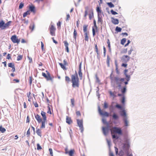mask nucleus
Wrapping results in <instances>:
<instances>
[{"label":"nucleus","mask_w":156,"mask_h":156,"mask_svg":"<svg viewBox=\"0 0 156 156\" xmlns=\"http://www.w3.org/2000/svg\"><path fill=\"white\" fill-rule=\"evenodd\" d=\"M64 45L66 47V50L67 52H69V51L68 47L69 44L66 41H65L64 42Z\"/></svg>","instance_id":"obj_18"},{"label":"nucleus","mask_w":156,"mask_h":156,"mask_svg":"<svg viewBox=\"0 0 156 156\" xmlns=\"http://www.w3.org/2000/svg\"><path fill=\"white\" fill-rule=\"evenodd\" d=\"M81 65L82 63L80 62L79 65V70L78 71V74L80 78V80H82V79L83 74L81 72Z\"/></svg>","instance_id":"obj_10"},{"label":"nucleus","mask_w":156,"mask_h":156,"mask_svg":"<svg viewBox=\"0 0 156 156\" xmlns=\"http://www.w3.org/2000/svg\"><path fill=\"white\" fill-rule=\"evenodd\" d=\"M102 121L103 124H106L108 123V122H107L106 119H102Z\"/></svg>","instance_id":"obj_63"},{"label":"nucleus","mask_w":156,"mask_h":156,"mask_svg":"<svg viewBox=\"0 0 156 156\" xmlns=\"http://www.w3.org/2000/svg\"><path fill=\"white\" fill-rule=\"evenodd\" d=\"M111 133H115L119 135L122 134V131L121 129L118 127L114 126L111 130Z\"/></svg>","instance_id":"obj_4"},{"label":"nucleus","mask_w":156,"mask_h":156,"mask_svg":"<svg viewBox=\"0 0 156 156\" xmlns=\"http://www.w3.org/2000/svg\"><path fill=\"white\" fill-rule=\"evenodd\" d=\"M55 30H50V34L52 36H55Z\"/></svg>","instance_id":"obj_54"},{"label":"nucleus","mask_w":156,"mask_h":156,"mask_svg":"<svg viewBox=\"0 0 156 156\" xmlns=\"http://www.w3.org/2000/svg\"><path fill=\"white\" fill-rule=\"evenodd\" d=\"M36 133L38 136H40V137H41V131L40 129L37 128Z\"/></svg>","instance_id":"obj_25"},{"label":"nucleus","mask_w":156,"mask_h":156,"mask_svg":"<svg viewBox=\"0 0 156 156\" xmlns=\"http://www.w3.org/2000/svg\"><path fill=\"white\" fill-rule=\"evenodd\" d=\"M112 119L115 120H117L119 118L118 115L115 113H114L112 115Z\"/></svg>","instance_id":"obj_24"},{"label":"nucleus","mask_w":156,"mask_h":156,"mask_svg":"<svg viewBox=\"0 0 156 156\" xmlns=\"http://www.w3.org/2000/svg\"><path fill=\"white\" fill-rule=\"evenodd\" d=\"M66 122L69 125L73 123V121L70 117L66 116Z\"/></svg>","instance_id":"obj_16"},{"label":"nucleus","mask_w":156,"mask_h":156,"mask_svg":"<svg viewBox=\"0 0 156 156\" xmlns=\"http://www.w3.org/2000/svg\"><path fill=\"white\" fill-rule=\"evenodd\" d=\"M47 75V77H46V79L47 81L51 80L52 83L53 82V78L51 77L49 73L47 70L46 71Z\"/></svg>","instance_id":"obj_11"},{"label":"nucleus","mask_w":156,"mask_h":156,"mask_svg":"<svg viewBox=\"0 0 156 156\" xmlns=\"http://www.w3.org/2000/svg\"><path fill=\"white\" fill-rule=\"evenodd\" d=\"M98 23H101V24H102V17H98Z\"/></svg>","instance_id":"obj_40"},{"label":"nucleus","mask_w":156,"mask_h":156,"mask_svg":"<svg viewBox=\"0 0 156 156\" xmlns=\"http://www.w3.org/2000/svg\"><path fill=\"white\" fill-rule=\"evenodd\" d=\"M23 57V55H18L17 57V60L19 61L21 60L22 59Z\"/></svg>","instance_id":"obj_47"},{"label":"nucleus","mask_w":156,"mask_h":156,"mask_svg":"<svg viewBox=\"0 0 156 156\" xmlns=\"http://www.w3.org/2000/svg\"><path fill=\"white\" fill-rule=\"evenodd\" d=\"M125 75L126 76L125 80H127L128 81H129L130 79V75L129 74H125Z\"/></svg>","instance_id":"obj_28"},{"label":"nucleus","mask_w":156,"mask_h":156,"mask_svg":"<svg viewBox=\"0 0 156 156\" xmlns=\"http://www.w3.org/2000/svg\"><path fill=\"white\" fill-rule=\"evenodd\" d=\"M125 143L123 144V148L125 152H129V149L130 147L129 140L126 139L125 141Z\"/></svg>","instance_id":"obj_5"},{"label":"nucleus","mask_w":156,"mask_h":156,"mask_svg":"<svg viewBox=\"0 0 156 156\" xmlns=\"http://www.w3.org/2000/svg\"><path fill=\"white\" fill-rule=\"evenodd\" d=\"M48 111H47V113L49 114H51V108L49 106V104H48Z\"/></svg>","instance_id":"obj_49"},{"label":"nucleus","mask_w":156,"mask_h":156,"mask_svg":"<svg viewBox=\"0 0 156 156\" xmlns=\"http://www.w3.org/2000/svg\"><path fill=\"white\" fill-rule=\"evenodd\" d=\"M122 120L123 122L124 125L125 126H128L129 125V121L128 120V117L125 118H123Z\"/></svg>","instance_id":"obj_14"},{"label":"nucleus","mask_w":156,"mask_h":156,"mask_svg":"<svg viewBox=\"0 0 156 156\" xmlns=\"http://www.w3.org/2000/svg\"><path fill=\"white\" fill-rule=\"evenodd\" d=\"M95 51H96L97 53V56H98L99 55V53L98 47L97 46V45L96 44L95 45Z\"/></svg>","instance_id":"obj_42"},{"label":"nucleus","mask_w":156,"mask_h":156,"mask_svg":"<svg viewBox=\"0 0 156 156\" xmlns=\"http://www.w3.org/2000/svg\"><path fill=\"white\" fill-rule=\"evenodd\" d=\"M29 84L31 86L32 81V76H30L29 77Z\"/></svg>","instance_id":"obj_58"},{"label":"nucleus","mask_w":156,"mask_h":156,"mask_svg":"<svg viewBox=\"0 0 156 156\" xmlns=\"http://www.w3.org/2000/svg\"><path fill=\"white\" fill-rule=\"evenodd\" d=\"M126 41V39L125 38H123L121 40V44L122 45H124Z\"/></svg>","instance_id":"obj_43"},{"label":"nucleus","mask_w":156,"mask_h":156,"mask_svg":"<svg viewBox=\"0 0 156 156\" xmlns=\"http://www.w3.org/2000/svg\"><path fill=\"white\" fill-rule=\"evenodd\" d=\"M4 21L2 20L0 22V29L2 30H4Z\"/></svg>","instance_id":"obj_22"},{"label":"nucleus","mask_w":156,"mask_h":156,"mask_svg":"<svg viewBox=\"0 0 156 156\" xmlns=\"http://www.w3.org/2000/svg\"><path fill=\"white\" fill-rule=\"evenodd\" d=\"M95 77H96V82H97V83H100V80L99 79V78L98 77V76H97V75H95Z\"/></svg>","instance_id":"obj_57"},{"label":"nucleus","mask_w":156,"mask_h":156,"mask_svg":"<svg viewBox=\"0 0 156 156\" xmlns=\"http://www.w3.org/2000/svg\"><path fill=\"white\" fill-rule=\"evenodd\" d=\"M85 40L88 41V37L87 35V33H84Z\"/></svg>","instance_id":"obj_37"},{"label":"nucleus","mask_w":156,"mask_h":156,"mask_svg":"<svg viewBox=\"0 0 156 156\" xmlns=\"http://www.w3.org/2000/svg\"><path fill=\"white\" fill-rule=\"evenodd\" d=\"M35 117L38 123H41V125L40 127L41 129H44L45 128V122L47 121V119H42L41 116L38 114L36 115L34 114Z\"/></svg>","instance_id":"obj_2"},{"label":"nucleus","mask_w":156,"mask_h":156,"mask_svg":"<svg viewBox=\"0 0 156 156\" xmlns=\"http://www.w3.org/2000/svg\"><path fill=\"white\" fill-rule=\"evenodd\" d=\"M98 109L99 113L100 115L102 116H105L106 117L109 116V113L106 112H103L99 106H98Z\"/></svg>","instance_id":"obj_9"},{"label":"nucleus","mask_w":156,"mask_h":156,"mask_svg":"<svg viewBox=\"0 0 156 156\" xmlns=\"http://www.w3.org/2000/svg\"><path fill=\"white\" fill-rule=\"evenodd\" d=\"M118 154L119 156H123L124 155V153L122 150H121L119 152Z\"/></svg>","instance_id":"obj_45"},{"label":"nucleus","mask_w":156,"mask_h":156,"mask_svg":"<svg viewBox=\"0 0 156 156\" xmlns=\"http://www.w3.org/2000/svg\"><path fill=\"white\" fill-rule=\"evenodd\" d=\"M107 4L109 7L112 8L114 7V5L111 2L107 3Z\"/></svg>","instance_id":"obj_50"},{"label":"nucleus","mask_w":156,"mask_h":156,"mask_svg":"<svg viewBox=\"0 0 156 156\" xmlns=\"http://www.w3.org/2000/svg\"><path fill=\"white\" fill-rule=\"evenodd\" d=\"M11 39L12 41L14 43H16L18 44L20 43V39L17 38L16 35L12 36L11 38Z\"/></svg>","instance_id":"obj_7"},{"label":"nucleus","mask_w":156,"mask_h":156,"mask_svg":"<svg viewBox=\"0 0 156 156\" xmlns=\"http://www.w3.org/2000/svg\"><path fill=\"white\" fill-rule=\"evenodd\" d=\"M110 60V58L109 57L108 55L107 57V61H106V62H107V64L109 63Z\"/></svg>","instance_id":"obj_62"},{"label":"nucleus","mask_w":156,"mask_h":156,"mask_svg":"<svg viewBox=\"0 0 156 156\" xmlns=\"http://www.w3.org/2000/svg\"><path fill=\"white\" fill-rule=\"evenodd\" d=\"M8 67L12 68L15 66L14 63L12 62H11L8 63Z\"/></svg>","instance_id":"obj_41"},{"label":"nucleus","mask_w":156,"mask_h":156,"mask_svg":"<svg viewBox=\"0 0 156 156\" xmlns=\"http://www.w3.org/2000/svg\"><path fill=\"white\" fill-rule=\"evenodd\" d=\"M6 59H11V55L9 54H8L6 57Z\"/></svg>","instance_id":"obj_64"},{"label":"nucleus","mask_w":156,"mask_h":156,"mask_svg":"<svg viewBox=\"0 0 156 156\" xmlns=\"http://www.w3.org/2000/svg\"><path fill=\"white\" fill-rule=\"evenodd\" d=\"M114 82L115 81L116 82V84H118V83H120L119 81H120V78L117 76H115L114 77Z\"/></svg>","instance_id":"obj_23"},{"label":"nucleus","mask_w":156,"mask_h":156,"mask_svg":"<svg viewBox=\"0 0 156 156\" xmlns=\"http://www.w3.org/2000/svg\"><path fill=\"white\" fill-rule=\"evenodd\" d=\"M93 23H94V27H95L96 30H98V27H97V26L96 25V22L95 20H94L93 21Z\"/></svg>","instance_id":"obj_51"},{"label":"nucleus","mask_w":156,"mask_h":156,"mask_svg":"<svg viewBox=\"0 0 156 156\" xmlns=\"http://www.w3.org/2000/svg\"><path fill=\"white\" fill-rule=\"evenodd\" d=\"M77 34V32L75 29H74V31L73 34V37L75 41L76 40V36Z\"/></svg>","instance_id":"obj_29"},{"label":"nucleus","mask_w":156,"mask_h":156,"mask_svg":"<svg viewBox=\"0 0 156 156\" xmlns=\"http://www.w3.org/2000/svg\"><path fill=\"white\" fill-rule=\"evenodd\" d=\"M125 98L124 95H123L122 98V99L121 100V102L122 103V104L123 105H124L125 101Z\"/></svg>","instance_id":"obj_33"},{"label":"nucleus","mask_w":156,"mask_h":156,"mask_svg":"<svg viewBox=\"0 0 156 156\" xmlns=\"http://www.w3.org/2000/svg\"><path fill=\"white\" fill-rule=\"evenodd\" d=\"M130 58V57L128 55H124L122 57L121 59L122 62L127 63L129 61Z\"/></svg>","instance_id":"obj_8"},{"label":"nucleus","mask_w":156,"mask_h":156,"mask_svg":"<svg viewBox=\"0 0 156 156\" xmlns=\"http://www.w3.org/2000/svg\"><path fill=\"white\" fill-rule=\"evenodd\" d=\"M115 107L119 109L121 111H120L119 113L120 115L123 117V118H125L128 117L126 111L124 107L121 105L117 103L115 106Z\"/></svg>","instance_id":"obj_1"},{"label":"nucleus","mask_w":156,"mask_h":156,"mask_svg":"<svg viewBox=\"0 0 156 156\" xmlns=\"http://www.w3.org/2000/svg\"><path fill=\"white\" fill-rule=\"evenodd\" d=\"M12 22V21H10L8 22L7 23H5L4 22V29H6L7 28H8L9 27V26L10 23Z\"/></svg>","instance_id":"obj_21"},{"label":"nucleus","mask_w":156,"mask_h":156,"mask_svg":"<svg viewBox=\"0 0 156 156\" xmlns=\"http://www.w3.org/2000/svg\"><path fill=\"white\" fill-rule=\"evenodd\" d=\"M99 88L98 87H97V89L96 91V94L98 97V98L99 99L100 98V94H99Z\"/></svg>","instance_id":"obj_38"},{"label":"nucleus","mask_w":156,"mask_h":156,"mask_svg":"<svg viewBox=\"0 0 156 156\" xmlns=\"http://www.w3.org/2000/svg\"><path fill=\"white\" fill-rule=\"evenodd\" d=\"M71 102L72 105V107H73L74 106V100L73 98L71 99Z\"/></svg>","instance_id":"obj_52"},{"label":"nucleus","mask_w":156,"mask_h":156,"mask_svg":"<svg viewBox=\"0 0 156 156\" xmlns=\"http://www.w3.org/2000/svg\"><path fill=\"white\" fill-rule=\"evenodd\" d=\"M112 19V22L115 24H118L119 23V20L118 19H115L113 17H112L111 18Z\"/></svg>","instance_id":"obj_19"},{"label":"nucleus","mask_w":156,"mask_h":156,"mask_svg":"<svg viewBox=\"0 0 156 156\" xmlns=\"http://www.w3.org/2000/svg\"><path fill=\"white\" fill-rule=\"evenodd\" d=\"M102 130L104 135L106 136L108 135L110 130L102 127Z\"/></svg>","instance_id":"obj_12"},{"label":"nucleus","mask_w":156,"mask_h":156,"mask_svg":"<svg viewBox=\"0 0 156 156\" xmlns=\"http://www.w3.org/2000/svg\"><path fill=\"white\" fill-rule=\"evenodd\" d=\"M126 91V85L124 86L121 90L122 93L123 94H124Z\"/></svg>","instance_id":"obj_26"},{"label":"nucleus","mask_w":156,"mask_h":156,"mask_svg":"<svg viewBox=\"0 0 156 156\" xmlns=\"http://www.w3.org/2000/svg\"><path fill=\"white\" fill-rule=\"evenodd\" d=\"M41 114L43 119H47V116L46 115V113L45 112L42 111Z\"/></svg>","instance_id":"obj_20"},{"label":"nucleus","mask_w":156,"mask_h":156,"mask_svg":"<svg viewBox=\"0 0 156 156\" xmlns=\"http://www.w3.org/2000/svg\"><path fill=\"white\" fill-rule=\"evenodd\" d=\"M6 130V129L5 128L2 127L1 126L0 127V131H1L2 133H4Z\"/></svg>","instance_id":"obj_44"},{"label":"nucleus","mask_w":156,"mask_h":156,"mask_svg":"<svg viewBox=\"0 0 156 156\" xmlns=\"http://www.w3.org/2000/svg\"><path fill=\"white\" fill-rule=\"evenodd\" d=\"M74 149H71L69 151L65 152L66 154H68L69 156H73L74 153Z\"/></svg>","instance_id":"obj_17"},{"label":"nucleus","mask_w":156,"mask_h":156,"mask_svg":"<svg viewBox=\"0 0 156 156\" xmlns=\"http://www.w3.org/2000/svg\"><path fill=\"white\" fill-rule=\"evenodd\" d=\"M37 149L38 150H40L42 149V147L39 144H37Z\"/></svg>","instance_id":"obj_53"},{"label":"nucleus","mask_w":156,"mask_h":156,"mask_svg":"<svg viewBox=\"0 0 156 156\" xmlns=\"http://www.w3.org/2000/svg\"><path fill=\"white\" fill-rule=\"evenodd\" d=\"M76 121L78 126L80 128V129L81 132L82 133L84 130L83 120L77 119Z\"/></svg>","instance_id":"obj_6"},{"label":"nucleus","mask_w":156,"mask_h":156,"mask_svg":"<svg viewBox=\"0 0 156 156\" xmlns=\"http://www.w3.org/2000/svg\"><path fill=\"white\" fill-rule=\"evenodd\" d=\"M109 93L110 95L113 97L114 98L116 97V95L113 92H112L111 91H109Z\"/></svg>","instance_id":"obj_48"},{"label":"nucleus","mask_w":156,"mask_h":156,"mask_svg":"<svg viewBox=\"0 0 156 156\" xmlns=\"http://www.w3.org/2000/svg\"><path fill=\"white\" fill-rule=\"evenodd\" d=\"M70 78L68 76H66L65 77V81H66L69 82L70 81Z\"/></svg>","instance_id":"obj_61"},{"label":"nucleus","mask_w":156,"mask_h":156,"mask_svg":"<svg viewBox=\"0 0 156 156\" xmlns=\"http://www.w3.org/2000/svg\"><path fill=\"white\" fill-rule=\"evenodd\" d=\"M122 28L118 26L116 27L115 29V30L117 32H120L122 30Z\"/></svg>","instance_id":"obj_36"},{"label":"nucleus","mask_w":156,"mask_h":156,"mask_svg":"<svg viewBox=\"0 0 156 156\" xmlns=\"http://www.w3.org/2000/svg\"><path fill=\"white\" fill-rule=\"evenodd\" d=\"M55 30L56 28L53 25H51L50 27V30Z\"/></svg>","instance_id":"obj_46"},{"label":"nucleus","mask_w":156,"mask_h":156,"mask_svg":"<svg viewBox=\"0 0 156 156\" xmlns=\"http://www.w3.org/2000/svg\"><path fill=\"white\" fill-rule=\"evenodd\" d=\"M111 133L113 139L118 140L119 138V136L117 135L113 134V133Z\"/></svg>","instance_id":"obj_27"},{"label":"nucleus","mask_w":156,"mask_h":156,"mask_svg":"<svg viewBox=\"0 0 156 156\" xmlns=\"http://www.w3.org/2000/svg\"><path fill=\"white\" fill-rule=\"evenodd\" d=\"M92 34L93 36H94L95 35L96 32L95 30L94 27H92Z\"/></svg>","instance_id":"obj_59"},{"label":"nucleus","mask_w":156,"mask_h":156,"mask_svg":"<svg viewBox=\"0 0 156 156\" xmlns=\"http://www.w3.org/2000/svg\"><path fill=\"white\" fill-rule=\"evenodd\" d=\"M72 87L73 88L79 87V77L75 76H71Z\"/></svg>","instance_id":"obj_3"},{"label":"nucleus","mask_w":156,"mask_h":156,"mask_svg":"<svg viewBox=\"0 0 156 156\" xmlns=\"http://www.w3.org/2000/svg\"><path fill=\"white\" fill-rule=\"evenodd\" d=\"M112 74H113V71H112L110 75V78L111 80V85L113 87H115V84L114 83H113V81H114V77L112 76Z\"/></svg>","instance_id":"obj_15"},{"label":"nucleus","mask_w":156,"mask_h":156,"mask_svg":"<svg viewBox=\"0 0 156 156\" xmlns=\"http://www.w3.org/2000/svg\"><path fill=\"white\" fill-rule=\"evenodd\" d=\"M106 126L103 127L110 129V131L111 132V130H112V129H110L111 126L109 124V123L108 122L106 124Z\"/></svg>","instance_id":"obj_32"},{"label":"nucleus","mask_w":156,"mask_h":156,"mask_svg":"<svg viewBox=\"0 0 156 156\" xmlns=\"http://www.w3.org/2000/svg\"><path fill=\"white\" fill-rule=\"evenodd\" d=\"M59 64L61 68L63 69L66 70L67 69L65 66V65L62 63H59Z\"/></svg>","instance_id":"obj_35"},{"label":"nucleus","mask_w":156,"mask_h":156,"mask_svg":"<svg viewBox=\"0 0 156 156\" xmlns=\"http://www.w3.org/2000/svg\"><path fill=\"white\" fill-rule=\"evenodd\" d=\"M88 25H84L83 26V31L84 33H87V27Z\"/></svg>","instance_id":"obj_30"},{"label":"nucleus","mask_w":156,"mask_h":156,"mask_svg":"<svg viewBox=\"0 0 156 156\" xmlns=\"http://www.w3.org/2000/svg\"><path fill=\"white\" fill-rule=\"evenodd\" d=\"M91 12L89 14V18L90 20H91V18L94 16V14L93 12V10H91Z\"/></svg>","instance_id":"obj_39"},{"label":"nucleus","mask_w":156,"mask_h":156,"mask_svg":"<svg viewBox=\"0 0 156 156\" xmlns=\"http://www.w3.org/2000/svg\"><path fill=\"white\" fill-rule=\"evenodd\" d=\"M102 10H97L98 12V16L100 17H102V14H103Z\"/></svg>","instance_id":"obj_31"},{"label":"nucleus","mask_w":156,"mask_h":156,"mask_svg":"<svg viewBox=\"0 0 156 156\" xmlns=\"http://www.w3.org/2000/svg\"><path fill=\"white\" fill-rule=\"evenodd\" d=\"M34 24L33 23L32 25H30V26H29V28L30 29H31L32 30H34Z\"/></svg>","instance_id":"obj_55"},{"label":"nucleus","mask_w":156,"mask_h":156,"mask_svg":"<svg viewBox=\"0 0 156 156\" xmlns=\"http://www.w3.org/2000/svg\"><path fill=\"white\" fill-rule=\"evenodd\" d=\"M36 10H27L23 14V18L26 17L28 15L30 14V12H32L34 13H35Z\"/></svg>","instance_id":"obj_13"},{"label":"nucleus","mask_w":156,"mask_h":156,"mask_svg":"<svg viewBox=\"0 0 156 156\" xmlns=\"http://www.w3.org/2000/svg\"><path fill=\"white\" fill-rule=\"evenodd\" d=\"M24 6V4L22 2H21L20 3L19 6V9H20L22 8Z\"/></svg>","instance_id":"obj_60"},{"label":"nucleus","mask_w":156,"mask_h":156,"mask_svg":"<svg viewBox=\"0 0 156 156\" xmlns=\"http://www.w3.org/2000/svg\"><path fill=\"white\" fill-rule=\"evenodd\" d=\"M108 103L106 102H105L104 103V108H108Z\"/></svg>","instance_id":"obj_56"},{"label":"nucleus","mask_w":156,"mask_h":156,"mask_svg":"<svg viewBox=\"0 0 156 156\" xmlns=\"http://www.w3.org/2000/svg\"><path fill=\"white\" fill-rule=\"evenodd\" d=\"M102 2V0H100V2H99V5H98L96 7V10H100V4Z\"/></svg>","instance_id":"obj_34"}]
</instances>
